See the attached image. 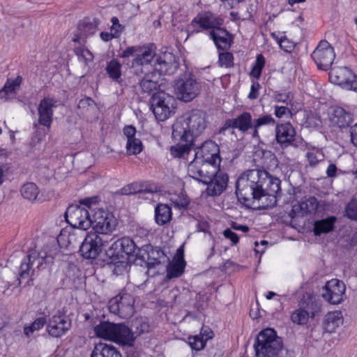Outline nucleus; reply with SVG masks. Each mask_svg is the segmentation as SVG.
I'll list each match as a JSON object with an SVG mask.
<instances>
[{
	"instance_id": "38",
	"label": "nucleus",
	"mask_w": 357,
	"mask_h": 357,
	"mask_svg": "<svg viewBox=\"0 0 357 357\" xmlns=\"http://www.w3.org/2000/svg\"><path fill=\"white\" fill-rule=\"evenodd\" d=\"M342 324L341 312L338 311L328 312L324 319V328L327 333H333Z\"/></svg>"
},
{
	"instance_id": "54",
	"label": "nucleus",
	"mask_w": 357,
	"mask_h": 357,
	"mask_svg": "<svg viewBox=\"0 0 357 357\" xmlns=\"http://www.w3.org/2000/svg\"><path fill=\"white\" fill-rule=\"evenodd\" d=\"M346 214L349 219L357 221V199H352L347 205Z\"/></svg>"
},
{
	"instance_id": "50",
	"label": "nucleus",
	"mask_w": 357,
	"mask_h": 357,
	"mask_svg": "<svg viewBox=\"0 0 357 357\" xmlns=\"http://www.w3.org/2000/svg\"><path fill=\"white\" fill-rule=\"evenodd\" d=\"M46 323L45 318L39 317L37 318L30 326H26L24 328V334L29 337L34 331H38L43 327Z\"/></svg>"
},
{
	"instance_id": "10",
	"label": "nucleus",
	"mask_w": 357,
	"mask_h": 357,
	"mask_svg": "<svg viewBox=\"0 0 357 357\" xmlns=\"http://www.w3.org/2000/svg\"><path fill=\"white\" fill-rule=\"evenodd\" d=\"M66 222L74 228L86 230L92 226V218L89 211L80 206L72 204L65 213Z\"/></svg>"
},
{
	"instance_id": "6",
	"label": "nucleus",
	"mask_w": 357,
	"mask_h": 357,
	"mask_svg": "<svg viewBox=\"0 0 357 357\" xmlns=\"http://www.w3.org/2000/svg\"><path fill=\"white\" fill-rule=\"evenodd\" d=\"M176 100L164 90L154 93L151 98V107L155 118L160 121H165L176 109Z\"/></svg>"
},
{
	"instance_id": "18",
	"label": "nucleus",
	"mask_w": 357,
	"mask_h": 357,
	"mask_svg": "<svg viewBox=\"0 0 357 357\" xmlns=\"http://www.w3.org/2000/svg\"><path fill=\"white\" fill-rule=\"evenodd\" d=\"M276 121L271 114H261L254 119L252 137L260 139H266L273 135Z\"/></svg>"
},
{
	"instance_id": "41",
	"label": "nucleus",
	"mask_w": 357,
	"mask_h": 357,
	"mask_svg": "<svg viewBox=\"0 0 357 357\" xmlns=\"http://www.w3.org/2000/svg\"><path fill=\"white\" fill-rule=\"evenodd\" d=\"M213 331H209L206 338L200 335L190 336L188 337V344L192 350L200 351L203 349L208 340L213 337Z\"/></svg>"
},
{
	"instance_id": "46",
	"label": "nucleus",
	"mask_w": 357,
	"mask_h": 357,
	"mask_svg": "<svg viewBox=\"0 0 357 357\" xmlns=\"http://www.w3.org/2000/svg\"><path fill=\"white\" fill-rule=\"evenodd\" d=\"M306 158L311 167H315L317 164L324 160V155L323 152L317 148H313L306 153Z\"/></svg>"
},
{
	"instance_id": "37",
	"label": "nucleus",
	"mask_w": 357,
	"mask_h": 357,
	"mask_svg": "<svg viewBox=\"0 0 357 357\" xmlns=\"http://www.w3.org/2000/svg\"><path fill=\"white\" fill-rule=\"evenodd\" d=\"M57 241L62 246H66L69 248H75L76 245H79L82 243V236H79L75 233H70L67 231H61L57 237Z\"/></svg>"
},
{
	"instance_id": "56",
	"label": "nucleus",
	"mask_w": 357,
	"mask_h": 357,
	"mask_svg": "<svg viewBox=\"0 0 357 357\" xmlns=\"http://www.w3.org/2000/svg\"><path fill=\"white\" fill-rule=\"evenodd\" d=\"M305 123L307 127L317 128L321 125V120L317 114L310 113L306 118Z\"/></svg>"
},
{
	"instance_id": "64",
	"label": "nucleus",
	"mask_w": 357,
	"mask_h": 357,
	"mask_svg": "<svg viewBox=\"0 0 357 357\" xmlns=\"http://www.w3.org/2000/svg\"><path fill=\"white\" fill-rule=\"evenodd\" d=\"M136 132L135 128L132 126H126L123 128V134L126 137L127 140L137 138L135 137Z\"/></svg>"
},
{
	"instance_id": "25",
	"label": "nucleus",
	"mask_w": 357,
	"mask_h": 357,
	"mask_svg": "<svg viewBox=\"0 0 357 357\" xmlns=\"http://www.w3.org/2000/svg\"><path fill=\"white\" fill-rule=\"evenodd\" d=\"M100 21L97 18L91 20L89 17H85L81 20L77 27V31L73 41L75 43H83L86 37L96 33Z\"/></svg>"
},
{
	"instance_id": "27",
	"label": "nucleus",
	"mask_w": 357,
	"mask_h": 357,
	"mask_svg": "<svg viewBox=\"0 0 357 357\" xmlns=\"http://www.w3.org/2000/svg\"><path fill=\"white\" fill-rule=\"evenodd\" d=\"M211 181L206 183V192L210 196L220 195L227 188L229 177L227 174L216 167Z\"/></svg>"
},
{
	"instance_id": "40",
	"label": "nucleus",
	"mask_w": 357,
	"mask_h": 357,
	"mask_svg": "<svg viewBox=\"0 0 357 357\" xmlns=\"http://www.w3.org/2000/svg\"><path fill=\"white\" fill-rule=\"evenodd\" d=\"M22 82V77L18 75L16 78H8L3 87L0 90V98H6L9 94L15 93Z\"/></svg>"
},
{
	"instance_id": "42",
	"label": "nucleus",
	"mask_w": 357,
	"mask_h": 357,
	"mask_svg": "<svg viewBox=\"0 0 357 357\" xmlns=\"http://www.w3.org/2000/svg\"><path fill=\"white\" fill-rule=\"evenodd\" d=\"M109 77L114 81L119 82L121 77V65L116 59L109 61L105 68Z\"/></svg>"
},
{
	"instance_id": "20",
	"label": "nucleus",
	"mask_w": 357,
	"mask_h": 357,
	"mask_svg": "<svg viewBox=\"0 0 357 357\" xmlns=\"http://www.w3.org/2000/svg\"><path fill=\"white\" fill-rule=\"evenodd\" d=\"M174 87L178 98L185 102L194 99L200 89L199 84L192 77L178 79L175 82Z\"/></svg>"
},
{
	"instance_id": "61",
	"label": "nucleus",
	"mask_w": 357,
	"mask_h": 357,
	"mask_svg": "<svg viewBox=\"0 0 357 357\" xmlns=\"http://www.w3.org/2000/svg\"><path fill=\"white\" fill-rule=\"evenodd\" d=\"M268 357H294V354L292 351H289L282 346L281 349L274 352Z\"/></svg>"
},
{
	"instance_id": "36",
	"label": "nucleus",
	"mask_w": 357,
	"mask_h": 357,
	"mask_svg": "<svg viewBox=\"0 0 357 357\" xmlns=\"http://www.w3.org/2000/svg\"><path fill=\"white\" fill-rule=\"evenodd\" d=\"M172 218L171 207L167 204H159L155 208V220L160 226L168 224Z\"/></svg>"
},
{
	"instance_id": "58",
	"label": "nucleus",
	"mask_w": 357,
	"mask_h": 357,
	"mask_svg": "<svg viewBox=\"0 0 357 357\" xmlns=\"http://www.w3.org/2000/svg\"><path fill=\"white\" fill-rule=\"evenodd\" d=\"M172 201L174 206L178 209H185L190 204L188 198L184 195L172 199Z\"/></svg>"
},
{
	"instance_id": "5",
	"label": "nucleus",
	"mask_w": 357,
	"mask_h": 357,
	"mask_svg": "<svg viewBox=\"0 0 357 357\" xmlns=\"http://www.w3.org/2000/svg\"><path fill=\"white\" fill-rule=\"evenodd\" d=\"M283 346L280 337L271 328L261 331L255 338L254 349L257 357H268Z\"/></svg>"
},
{
	"instance_id": "39",
	"label": "nucleus",
	"mask_w": 357,
	"mask_h": 357,
	"mask_svg": "<svg viewBox=\"0 0 357 357\" xmlns=\"http://www.w3.org/2000/svg\"><path fill=\"white\" fill-rule=\"evenodd\" d=\"M336 218L328 217L326 219L315 221L314 224V232L315 235L328 233L333 230Z\"/></svg>"
},
{
	"instance_id": "16",
	"label": "nucleus",
	"mask_w": 357,
	"mask_h": 357,
	"mask_svg": "<svg viewBox=\"0 0 357 357\" xmlns=\"http://www.w3.org/2000/svg\"><path fill=\"white\" fill-rule=\"evenodd\" d=\"M317 68L327 70L331 66L335 54L333 47L326 40H321L311 54Z\"/></svg>"
},
{
	"instance_id": "7",
	"label": "nucleus",
	"mask_w": 357,
	"mask_h": 357,
	"mask_svg": "<svg viewBox=\"0 0 357 357\" xmlns=\"http://www.w3.org/2000/svg\"><path fill=\"white\" fill-rule=\"evenodd\" d=\"M139 248L129 237H123L114 241L108 250L106 255L109 259L108 264H116L124 262L128 256L136 254Z\"/></svg>"
},
{
	"instance_id": "17",
	"label": "nucleus",
	"mask_w": 357,
	"mask_h": 357,
	"mask_svg": "<svg viewBox=\"0 0 357 357\" xmlns=\"http://www.w3.org/2000/svg\"><path fill=\"white\" fill-rule=\"evenodd\" d=\"M345 291L346 286L342 281L332 279L322 287L321 296L329 303L337 305L345 298Z\"/></svg>"
},
{
	"instance_id": "4",
	"label": "nucleus",
	"mask_w": 357,
	"mask_h": 357,
	"mask_svg": "<svg viewBox=\"0 0 357 357\" xmlns=\"http://www.w3.org/2000/svg\"><path fill=\"white\" fill-rule=\"evenodd\" d=\"M53 257L47 255L46 251L31 250L30 253L22 260L19 272V284L24 279L33 280L36 271H39L45 268V264L52 262Z\"/></svg>"
},
{
	"instance_id": "13",
	"label": "nucleus",
	"mask_w": 357,
	"mask_h": 357,
	"mask_svg": "<svg viewBox=\"0 0 357 357\" xmlns=\"http://www.w3.org/2000/svg\"><path fill=\"white\" fill-rule=\"evenodd\" d=\"M134 300L131 295L124 294H119L109 301L108 308L111 313L118 315L121 318L128 319L134 312Z\"/></svg>"
},
{
	"instance_id": "51",
	"label": "nucleus",
	"mask_w": 357,
	"mask_h": 357,
	"mask_svg": "<svg viewBox=\"0 0 357 357\" xmlns=\"http://www.w3.org/2000/svg\"><path fill=\"white\" fill-rule=\"evenodd\" d=\"M139 182H133L123 186L117 193L121 195H130L139 193Z\"/></svg>"
},
{
	"instance_id": "59",
	"label": "nucleus",
	"mask_w": 357,
	"mask_h": 357,
	"mask_svg": "<svg viewBox=\"0 0 357 357\" xmlns=\"http://www.w3.org/2000/svg\"><path fill=\"white\" fill-rule=\"evenodd\" d=\"M139 46L128 47L126 50H123L119 54L118 56L122 59H126L130 56L136 57L137 52L139 50Z\"/></svg>"
},
{
	"instance_id": "12",
	"label": "nucleus",
	"mask_w": 357,
	"mask_h": 357,
	"mask_svg": "<svg viewBox=\"0 0 357 357\" xmlns=\"http://www.w3.org/2000/svg\"><path fill=\"white\" fill-rule=\"evenodd\" d=\"M330 81L347 90L357 92V75L344 66L335 67L329 73Z\"/></svg>"
},
{
	"instance_id": "55",
	"label": "nucleus",
	"mask_w": 357,
	"mask_h": 357,
	"mask_svg": "<svg viewBox=\"0 0 357 357\" xmlns=\"http://www.w3.org/2000/svg\"><path fill=\"white\" fill-rule=\"evenodd\" d=\"M139 193H151L157 192L158 191V186L148 181H139Z\"/></svg>"
},
{
	"instance_id": "1",
	"label": "nucleus",
	"mask_w": 357,
	"mask_h": 357,
	"mask_svg": "<svg viewBox=\"0 0 357 357\" xmlns=\"http://www.w3.org/2000/svg\"><path fill=\"white\" fill-rule=\"evenodd\" d=\"M266 178V171L249 169L243 173L236 183V194L239 201L251 208L257 209L261 199V188Z\"/></svg>"
},
{
	"instance_id": "62",
	"label": "nucleus",
	"mask_w": 357,
	"mask_h": 357,
	"mask_svg": "<svg viewBox=\"0 0 357 357\" xmlns=\"http://www.w3.org/2000/svg\"><path fill=\"white\" fill-rule=\"evenodd\" d=\"M223 235L226 238L229 239L233 245H236L239 241L238 235L232 231L230 229H226L223 231Z\"/></svg>"
},
{
	"instance_id": "57",
	"label": "nucleus",
	"mask_w": 357,
	"mask_h": 357,
	"mask_svg": "<svg viewBox=\"0 0 357 357\" xmlns=\"http://www.w3.org/2000/svg\"><path fill=\"white\" fill-rule=\"evenodd\" d=\"M111 22L112 24L111 31L114 33L115 38H119L123 32L124 26L119 23V19L116 17H112Z\"/></svg>"
},
{
	"instance_id": "14",
	"label": "nucleus",
	"mask_w": 357,
	"mask_h": 357,
	"mask_svg": "<svg viewBox=\"0 0 357 357\" xmlns=\"http://www.w3.org/2000/svg\"><path fill=\"white\" fill-rule=\"evenodd\" d=\"M106 240L96 233H89L79 245L81 255L85 259H96L100 253Z\"/></svg>"
},
{
	"instance_id": "23",
	"label": "nucleus",
	"mask_w": 357,
	"mask_h": 357,
	"mask_svg": "<svg viewBox=\"0 0 357 357\" xmlns=\"http://www.w3.org/2000/svg\"><path fill=\"white\" fill-rule=\"evenodd\" d=\"M155 52L151 47H140L139 52L132 61L131 68H135V73H146L144 68L149 70V67H152L151 63L153 61Z\"/></svg>"
},
{
	"instance_id": "52",
	"label": "nucleus",
	"mask_w": 357,
	"mask_h": 357,
	"mask_svg": "<svg viewBox=\"0 0 357 357\" xmlns=\"http://www.w3.org/2000/svg\"><path fill=\"white\" fill-rule=\"evenodd\" d=\"M233 54L228 52L219 53V65L222 67L230 68L233 66Z\"/></svg>"
},
{
	"instance_id": "29",
	"label": "nucleus",
	"mask_w": 357,
	"mask_h": 357,
	"mask_svg": "<svg viewBox=\"0 0 357 357\" xmlns=\"http://www.w3.org/2000/svg\"><path fill=\"white\" fill-rule=\"evenodd\" d=\"M56 100L50 98H45L40 100L38 107V122L47 128L51 126L53 116V107Z\"/></svg>"
},
{
	"instance_id": "35",
	"label": "nucleus",
	"mask_w": 357,
	"mask_h": 357,
	"mask_svg": "<svg viewBox=\"0 0 357 357\" xmlns=\"http://www.w3.org/2000/svg\"><path fill=\"white\" fill-rule=\"evenodd\" d=\"M91 357H121V354L114 346L100 342L95 346Z\"/></svg>"
},
{
	"instance_id": "21",
	"label": "nucleus",
	"mask_w": 357,
	"mask_h": 357,
	"mask_svg": "<svg viewBox=\"0 0 357 357\" xmlns=\"http://www.w3.org/2000/svg\"><path fill=\"white\" fill-rule=\"evenodd\" d=\"M136 257L142 258L143 260L146 259L149 274L152 268L159 266L166 258L165 254L160 248H153L150 244L143 245L140 248H138Z\"/></svg>"
},
{
	"instance_id": "33",
	"label": "nucleus",
	"mask_w": 357,
	"mask_h": 357,
	"mask_svg": "<svg viewBox=\"0 0 357 357\" xmlns=\"http://www.w3.org/2000/svg\"><path fill=\"white\" fill-rule=\"evenodd\" d=\"M307 299L309 301L307 303V307L310 310L309 305L311 303L312 310L307 311L300 308L294 311L291 315V319L294 323L297 324H305L308 321L309 314L312 313L314 314L315 312H317L319 310L320 306L319 303L317 301H313L312 297L308 296Z\"/></svg>"
},
{
	"instance_id": "49",
	"label": "nucleus",
	"mask_w": 357,
	"mask_h": 357,
	"mask_svg": "<svg viewBox=\"0 0 357 357\" xmlns=\"http://www.w3.org/2000/svg\"><path fill=\"white\" fill-rule=\"evenodd\" d=\"M74 52L78 56L79 60L83 61L86 65L93 59V54L83 46L75 47Z\"/></svg>"
},
{
	"instance_id": "28",
	"label": "nucleus",
	"mask_w": 357,
	"mask_h": 357,
	"mask_svg": "<svg viewBox=\"0 0 357 357\" xmlns=\"http://www.w3.org/2000/svg\"><path fill=\"white\" fill-rule=\"evenodd\" d=\"M329 120L333 125L344 128L352 123L353 114L341 107L333 106L330 108Z\"/></svg>"
},
{
	"instance_id": "19",
	"label": "nucleus",
	"mask_w": 357,
	"mask_h": 357,
	"mask_svg": "<svg viewBox=\"0 0 357 357\" xmlns=\"http://www.w3.org/2000/svg\"><path fill=\"white\" fill-rule=\"evenodd\" d=\"M195 157L202 162L220 165L221 159L218 145L212 140H206L200 146L195 149Z\"/></svg>"
},
{
	"instance_id": "11",
	"label": "nucleus",
	"mask_w": 357,
	"mask_h": 357,
	"mask_svg": "<svg viewBox=\"0 0 357 357\" xmlns=\"http://www.w3.org/2000/svg\"><path fill=\"white\" fill-rule=\"evenodd\" d=\"M223 20L211 12L199 13L188 26L190 34L197 33L205 30L213 31L222 24Z\"/></svg>"
},
{
	"instance_id": "63",
	"label": "nucleus",
	"mask_w": 357,
	"mask_h": 357,
	"mask_svg": "<svg viewBox=\"0 0 357 357\" xmlns=\"http://www.w3.org/2000/svg\"><path fill=\"white\" fill-rule=\"evenodd\" d=\"M274 114L276 117L282 118L288 114H291V111L287 107L275 105L274 107Z\"/></svg>"
},
{
	"instance_id": "15",
	"label": "nucleus",
	"mask_w": 357,
	"mask_h": 357,
	"mask_svg": "<svg viewBox=\"0 0 357 357\" xmlns=\"http://www.w3.org/2000/svg\"><path fill=\"white\" fill-rule=\"evenodd\" d=\"M117 225V220L113 214L102 209L95 211L93 215L92 226L94 229L93 233H96L105 237L107 233L113 231Z\"/></svg>"
},
{
	"instance_id": "48",
	"label": "nucleus",
	"mask_w": 357,
	"mask_h": 357,
	"mask_svg": "<svg viewBox=\"0 0 357 357\" xmlns=\"http://www.w3.org/2000/svg\"><path fill=\"white\" fill-rule=\"evenodd\" d=\"M264 66L265 58L261 54H259L256 57V61L250 72V75L256 79H259Z\"/></svg>"
},
{
	"instance_id": "44",
	"label": "nucleus",
	"mask_w": 357,
	"mask_h": 357,
	"mask_svg": "<svg viewBox=\"0 0 357 357\" xmlns=\"http://www.w3.org/2000/svg\"><path fill=\"white\" fill-rule=\"evenodd\" d=\"M20 191L24 198L31 201L35 200L39 193L37 185L33 183L24 184Z\"/></svg>"
},
{
	"instance_id": "47",
	"label": "nucleus",
	"mask_w": 357,
	"mask_h": 357,
	"mask_svg": "<svg viewBox=\"0 0 357 357\" xmlns=\"http://www.w3.org/2000/svg\"><path fill=\"white\" fill-rule=\"evenodd\" d=\"M143 145L139 138H135L127 140L126 153L128 155H137L142 151Z\"/></svg>"
},
{
	"instance_id": "3",
	"label": "nucleus",
	"mask_w": 357,
	"mask_h": 357,
	"mask_svg": "<svg viewBox=\"0 0 357 357\" xmlns=\"http://www.w3.org/2000/svg\"><path fill=\"white\" fill-rule=\"evenodd\" d=\"M94 332L97 337L112 340L122 345H132L135 340L131 330L123 324L100 321L94 327Z\"/></svg>"
},
{
	"instance_id": "43",
	"label": "nucleus",
	"mask_w": 357,
	"mask_h": 357,
	"mask_svg": "<svg viewBox=\"0 0 357 357\" xmlns=\"http://www.w3.org/2000/svg\"><path fill=\"white\" fill-rule=\"evenodd\" d=\"M218 167V165L204 162L203 167H202V172H200V176L197 177L196 180L204 184L208 181H211V178L213 176V174H215V169Z\"/></svg>"
},
{
	"instance_id": "26",
	"label": "nucleus",
	"mask_w": 357,
	"mask_h": 357,
	"mask_svg": "<svg viewBox=\"0 0 357 357\" xmlns=\"http://www.w3.org/2000/svg\"><path fill=\"white\" fill-rule=\"evenodd\" d=\"M254 119L252 114L248 112H243L234 119H229L225 121L222 130L228 128L237 129L243 133L247 132L249 130H252Z\"/></svg>"
},
{
	"instance_id": "24",
	"label": "nucleus",
	"mask_w": 357,
	"mask_h": 357,
	"mask_svg": "<svg viewBox=\"0 0 357 357\" xmlns=\"http://www.w3.org/2000/svg\"><path fill=\"white\" fill-rule=\"evenodd\" d=\"M178 67V63L172 53H164L154 61L153 70L159 75H172Z\"/></svg>"
},
{
	"instance_id": "30",
	"label": "nucleus",
	"mask_w": 357,
	"mask_h": 357,
	"mask_svg": "<svg viewBox=\"0 0 357 357\" xmlns=\"http://www.w3.org/2000/svg\"><path fill=\"white\" fill-rule=\"evenodd\" d=\"M144 76L139 81V86L142 93L150 95L155 90H163V86L160 82V76L155 72L144 73Z\"/></svg>"
},
{
	"instance_id": "34",
	"label": "nucleus",
	"mask_w": 357,
	"mask_h": 357,
	"mask_svg": "<svg viewBox=\"0 0 357 357\" xmlns=\"http://www.w3.org/2000/svg\"><path fill=\"white\" fill-rule=\"evenodd\" d=\"M174 139L179 140V142L176 145L171 146V155L174 158H186L194 145V142H188L183 138Z\"/></svg>"
},
{
	"instance_id": "31",
	"label": "nucleus",
	"mask_w": 357,
	"mask_h": 357,
	"mask_svg": "<svg viewBox=\"0 0 357 357\" xmlns=\"http://www.w3.org/2000/svg\"><path fill=\"white\" fill-rule=\"evenodd\" d=\"M209 36L218 50H227L229 49L233 41L232 35L220 26L213 31H210Z\"/></svg>"
},
{
	"instance_id": "32",
	"label": "nucleus",
	"mask_w": 357,
	"mask_h": 357,
	"mask_svg": "<svg viewBox=\"0 0 357 357\" xmlns=\"http://www.w3.org/2000/svg\"><path fill=\"white\" fill-rule=\"evenodd\" d=\"M319 206V202L316 197H305L298 204H294L292 208V213L297 216H304L308 213H315Z\"/></svg>"
},
{
	"instance_id": "9",
	"label": "nucleus",
	"mask_w": 357,
	"mask_h": 357,
	"mask_svg": "<svg viewBox=\"0 0 357 357\" xmlns=\"http://www.w3.org/2000/svg\"><path fill=\"white\" fill-rule=\"evenodd\" d=\"M275 138L278 144L282 148L289 146L303 148L305 142L303 139L296 136V132L294 127L289 122L276 123L274 128Z\"/></svg>"
},
{
	"instance_id": "53",
	"label": "nucleus",
	"mask_w": 357,
	"mask_h": 357,
	"mask_svg": "<svg viewBox=\"0 0 357 357\" xmlns=\"http://www.w3.org/2000/svg\"><path fill=\"white\" fill-rule=\"evenodd\" d=\"M183 273V267L180 264L171 265L167 269V278L169 279L178 278Z\"/></svg>"
},
{
	"instance_id": "22",
	"label": "nucleus",
	"mask_w": 357,
	"mask_h": 357,
	"mask_svg": "<svg viewBox=\"0 0 357 357\" xmlns=\"http://www.w3.org/2000/svg\"><path fill=\"white\" fill-rule=\"evenodd\" d=\"M71 319L68 315L61 312L49 319L46 330L53 337H60L71 328Z\"/></svg>"
},
{
	"instance_id": "8",
	"label": "nucleus",
	"mask_w": 357,
	"mask_h": 357,
	"mask_svg": "<svg viewBox=\"0 0 357 357\" xmlns=\"http://www.w3.org/2000/svg\"><path fill=\"white\" fill-rule=\"evenodd\" d=\"M280 180L273 177L266 172V178L264 181L261 188V199L257 206V209L272 208L277 204V197L281 194Z\"/></svg>"
},
{
	"instance_id": "60",
	"label": "nucleus",
	"mask_w": 357,
	"mask_h": 357,
	"mask_svg": "<svg viewBox=\"0 0 357 357\" xmlns=\"http://www.w3.org/2000/svg\"><path fill=\"white\" fill-rule=\"evenodd\" d=\"M278 43L281 49H283L287 52H290L294 47V43L286 37H281L278 40Z\"/></svg>"
},
{
	"instance_id": "2",
	"label": "nucleus",
	"mask_w": 357,
	"mask_h": 357,
	"mask_svg": "<svg viewBox=\"0 0 357 357\" xmlns=\"http://www.w3.org/2000/svg\"><path fill=\"white\" fill-rule=\"evenodd\" d=\"M206 127L205 115L201 110H192L178 118L172 126L174 139L183 138L194 142L196 137L203 132Z\"/></svg>"
},
{
	"instance_id": "45",
	"label": "nucleus",
	"mask_w": 357,
	"mask_h": 357,
	"mask_svg": "<svg viewBox=\"0 0 357 357\" xmlns=\"http://www.w3.org/2000/svg\"><path fill=\"white\" fill-rule=\"evenodd\" d=\"M204 163V162H202L200 159L195 157L194 160L191 161L188 166V176L195 180L197 179V177H199Z\"/></svg>"
}]
</instances>
